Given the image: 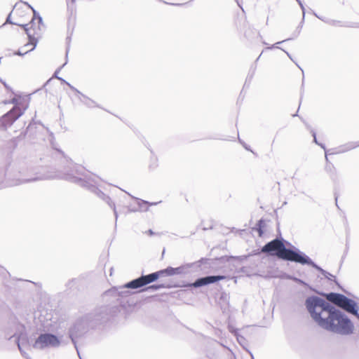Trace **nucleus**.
<instances>
[{
    "label": "nucleus",
    "mask_w": 359,
    "mask_h": 359,
    "mask_svg": "<svg viewBox=\"0 0 359 359\" xmlns=\"http://www.w3.org/2000/svg\"><path fill=\"white\" fill-rule=\"evenodd\" d=\"M3 177L5 179V185L12 187L39 180L54 179L56 175L51 172L39 174L33 168L11 163L7 165L4 174L1 175L0 180Z\"/></svg>",
    "instance_id": "nucleus-1"
},
{
    "label": "nucleus",
    "mask_w": 359,
    "mask_h": 359,
    "mask_svg": "<svg viewBox=\"0 0 359 359\" xmlns=\"http://www.w3.org/2000/svg\"><path fill=\"white\" fill-rule=\"evenodd\" d=\"M108 311L109 308L107 306H102L97 308L92 313H88L83 318L77 320L69 329V338L74 344L79 356V351L76 345V339L83 336L90 329H94L97 325L107 321L109 319Z\"/></svg>",
    "instance_id": "nucleus-2"
},
{
    "label": "nucleus",
    "mask_w": 359,
    "mask_h": 359,
    "mask_svg": "<svg viewBox=\"0 0 359 359\" xmlns=\"http://www.w3.org/2000/svg\"><path fill=\"white\" fill-rule=\"evenodd\" d=\"M65 174L67 180L86 188L105 201L113 209L116 220L117 219L118 213L115 203L111 201L109 196L105 195L97 188L98 182L100 180L97 176L88 174L85 172L83 167L74 165H73V168H71L70 170Z\"/></svg>",
    "instance_id": "nucleus-3"
},
{
    "label": "nucleus",
    "mask_w": 359,
    "mask_h": 359,
    "mask_svg": "<svg viewBox=\"0 0 359 359\" xmlns=\"http://www.w3.org/2000/svg\"><path fill=\"white\" fill-rule=\"evenodd\" d=\"M262 252L277 257L278 259L298 263L303 252L283 238H276L266 243L261 250Z\"/></svg>",
    "instance_id": "nucleus-4"
},
{
    "label": "nucleus",
    "mask_w": 359,
    "mask_h": 359,
    "mask_svg": "<svg viewBox=\"0 0 359 359\" xmlns=\"http://www.w3.org/2000/svg\"><path fill=\"white\" fill-rule=\"evenodd\" d=\"M321 327L334 333L349 335L353 332L354 325L351 320L334 306L325 318Z\"/></svg>",
    "instance_id": "nucleus-5"
},
{
    "label": "nucleus",
    "mask_w": 359,
    "mask_h": 359,
    "mask_svg": "<svg viewBox=\"0 0 359 359\" xmlns=\"http://www.w3.org/2000/svg\"><path fill=\"white\" fill-rule=\"evenodd\" d=\"M305 306L312 319L321 327L325 318L322 317V313L329 314L334 306L321 297L312 295L306 299Z\"/></svg>",
    "instance_id": "nucleus-6"
},
{
    "label": "nucleus",
    "mask_w": 359,
    "mask_h": 359,
    "mask_svg": "<svg viewBox=\"0 0 359 359\" xmlns=\"http://www.w3.org/2000/svg\"><path fill=\"white\" fill-rule=\"evenodd\" d=\"M17 102L18 100L16 98H13L10 102H4L5 104L13 103L14 106L10 111L0 117V130H6L24 114L26 109H22Z\"/></svg>",
    "instance_id": "nucleus-7"
},
{
    "label": "nucleus",
    "mask_w": 359,
    "mask_h": 359,
    "mask_svg": "<svg viewBox=\"0 0 359 359\" xmlns=\"http://www.w3.org/2000/svg\"><path fill=\"white\" fill-rule=\"evenodd\" d=\"M327 299L348 313L353 314L358 311L357 303L345 296L344 294L336 292H330L326 294Z\"/></svg>",
    "instance_id": "nucleus-8"
},
{
    "label": "nucleus",
    "mask_w": 359,
    "mask_h": 359,
    "mask_svg": "<svg viewBox=\"0 0 359 359\" xmlns=\"http://www.w3.org/2000/svg\"><path fill=\"white\" fill-rule=\"evenodd\" d=\"M61 340L58 337L52 333H42L36 339L33 348L43 350L46 348H57L60 346Z\"/></svg>",
    "instance_id": "nucleus-9"
},
{
    "label": "nucleus",
    "mask_w": 359,
    "mask_h": 359,
    "mask_svg": "<svg viewBox=\"0 0 359 359\" xmlns=\"http://www.w3.org/2000/svg\"><path fill=\"white\" fill-rule=\"evenodd\" d=\"M165 276L163 269L147 274L142 275L137 278L133 279L126 283V287L131 289H139L149 283L157 280L160 277Z\"/></svg>",
    "instance_id": "nucleus-10"
},
{
    "label": "nucleus",
    "mask_w": 359,
    "mask_h": 359,
    "mask_svg": "<svg viewBox=\"0 0 359 359\" xmlns=\"http://www.w3.org/2000/svg\"><path fill=\"white\" fill-rule=\"evenodd\" d=\"M22 28L24 29L26 34L28 37V42L22 48L23 52L21 50H19L15 54L18 55H24L25 54L33 50L38 43L37 37H39V33L34 29V33H32L29 28H28V25H22Z\"/></svg>",
    "instance_id": "nucleus-11"
},
{
    "label": "nucleus",
    "mask_w": 359,
    "mask_h": 359,
    "mask_svg": "<svg viewBox=\"0 0 359 359\" xmlns=\"http://www.w3.org/2000/svg\"><path fill=\"white\" fill-rule=\"evenodd\" d=\"M126 289H130V287H126V283L118 287H113L111 289L107 290L104 293L103 296L104 298L114 297L117 302H118L121 298L126 297L130 295V292Z\"/></svg>",
    "instance_id": "nucleus-12"
},
{
    "label": "nucleus",
    "mask_w": 359,
    "mask_h": 359,
    "mask_svg": "<svg viewBox=\"0 0 359 359\" xmlns=\"http://www.w3.org/2000/svg\"><path fill=\"white\" fill-rule=\"evenodd\" d=\"M226 279L224 275H210L198 278L191 284L194 287H201Z\"/></svg>",
    "instance_id": "nucleus-13"
},
{
    "label": "nucleus",
    "mask_w": 359,
    "mask_h": 359,
    "mask_svg": "<svg viewBox=\"0 0 359 359\" xmlns=\"http://www.w3.org/2000/svg\"><path fill=\"white\" fill-rule=\"evenodd\" d=\"M25 4L27 5L34 13L33 18L32 19L31 22L29 24H27L28 28L30 29L32 33H34V29H35V31H36L39 33V36L41 34L40 32L42 30V28L44 27L43 19L39 15V13H37L32 6H30L28 3H25Z\"/></svg>",
    "instance_id": "nucleus-14"
},
{
    "label": "nucleus",
    "mask_w": 359,
    "mask_h": 359,
    "mask_svg": "<svg viewBox=\"0 0 359 359\" xmlns=\"http://www.w3.org/2000/svg\"><path fill=\"white\" fill-rule=\"evenodd\" d=\"M297 264H300L302 265H308L311 266L317 271H318L324 277H326L327 275L330 276V273L324 270L317 264H316L309 256H307L304 252H303L300 259L299 260Z\"/></svg>",
    "instance_id": "nucleus-15"
},
{
    "label": "nucleus",
    "mask_w": 359,
    "mask_h": 359,
    "mask_svg": "<svg viewBox=\"0 0 359 359\" xmlns=\"http://www.w3.org/2000/svg\"><path fill=\"white\" fill-rule=\"evenodd\" d=\"M69 88L74 91L78 95L79 99L81 102H82L84 105H86L87 107L92 108V107H100L94 100L86 96V95L83 94L81 91H79L77 88L74 87L72 85L69 84Z\"/></svg>",
    "instance_id": "nucleus-16"
},
{
    "label": "nucleus",
    "mask_w": 359,
    "mask_h": 359,
    "mask_svg": "<svg viewBox=\"0 0 359 359\" xmlns=\"http://www.w3.org/2000/svg\"><path fill=\"white\" fill-rule=\"evenodd\" d=\"M298 4H299L302 11H303V18H302V21L301 22L300 25L297 27L295 32H294V33L292 34V36L288 39H286L285 40H283L281 41H279V42H277L276 43L272 45L271 47H269V48L270 49H272V48H280L278 46H277L278 44H280L285 41H290V40H292V39H296L300 34L301 32V30H302V23L304 22V5L302 2L301 0H296Z\"/></svg>",
    "instance_id": "nucleus-17"
},
{
    "label": "nucleus",
    "mask_w": 359,
    "mask_h": 359,
    "mask_svg": "<svg viewBox=\"0 0 359 359\" xmlns=\"http://www.w3.org/2000/svg\"><path fill=\"white\" fill-rule=\"evenodd\" d=\"M133 198L135 200L137 207H133V208H132L131 206L129 207L130 212H137V211L145 212V211L148 210L149 206L156 205L159 203V202L149 203L147 201L142 200V199H140L138 198H135V197H133Z\"/></svg>",
    "instance_id": "nucleus-18"
},
{
    "label": "nucleus",
    "mask_w": 359,
    "mask_h": 359,
    "mask_svg": "<svg viewBox=\"0 0 359 359\" xmlns=\"http://www.w3.org/2000/svg\"><path fill=\"white\" fill-rule=\"evenodd\" d=\"M187 267L184 266H180L179 267L173 268L172 266H168L166 269H163L165 276H170L178 274H183L186 273Z\"/></svg>",
    "instance_id": "nucleus-19"
},
{
    "label": "nucleus",
    "mask_w": 359,
    "mask_h": 359,
    "mask_svg": "<svg viewBox=\"0 0 359 359\" xmlns=\"http://www.w3.org/2000/svg\"><path fill=\"white\" fill-rule=\"evenodd\" d=\"M358 147H359V142H350L336 148V151L332 152V154L344 153L351 149H353Z\"/></svg>",
    "instance_id": "nucleus-20"
},
{
    "label": "nucleus",
    "mask_w": 359,
    "mask_h": 359,
    "mask_svg": "<svg viewBox=\"0 0 359 359\" xmlns=\"http://www.w3.org/2000/svg\"><path fill=\"white\" fill-rule=\"evenodd\" d=\"M229 331L236 337L237 341L240 344V345L245 348V345L246 344L245 338L239 334L238 331L237 330L229 328Z\"/></svg>",
    "instance_id": "nucleus-21"
},
{
    "label": "nucleus",
    "mask_w": 359,
    "mask_h": 359,
    "mask_svg": "<svg viewBox=\"0 0 359 359\" xmlns=\"http://www.w3.org/2000/svg\"><path fill=\"white\" fill-rule=\"evenodd\" d=\"M265 226V222L264 219H259L255 225L254 229L258 232L259 236L262 237L264 234V228Z\"/></svg>",
    "instance_id": "nucleus-22"
},
{
    "label": "nucleus",
    "mask_w": 359,
    "mask_h": 359,
    "mask_svg": "<svg viewBox=\"0 0 359 359\" xmlns=\"http://www.w3.org/2000/svg\"><path fill=\"white\" fill-rule=\"evenodd\" d=\"M171 286L170 285H167L165 283H161V284H153L151 285L148 286L144 289V290H152V291H156L162 288H170Z\"/></svg>",
    "instance_id": "nucleus-23"
},
{
    "label": "nucleus",
    "mask_w": 359,
    "mask_h": 359,
    "mask_svg": "<svg viewBox=\"0 0 359 359\" xmlns=\"http://www.w3.org/2000/svg\"><path fill=\"white\" fill-rule=\"evenodd\" d=\"M311 135H312V136H313V142H314L316 144H318V145L320 146V147H321L325 150V160H326V161H327V162H328L327 151H326V149H325V144H321V143H319V142H318V140H317V137H316V133L313 130H311Z\"/></svg>",
    "instance_id": "nucleus-24"
},
{
    "label": "nucleus",
    "mask_w": 359,
    "mask_h": 359,
    "mask_svg": "<svg viewBox=\"0 0 359 359\" xmlns=\"http://www.w3.org/2000/svg\"><path fill=\"white\" fill-rule=\"evenodd\" d=\"M255 68H254L252 71H250L246 78V80H245V84H244V87L245 86H248L249 84H247L248 83H250V81H252L253 76H254V74H255Z\"/></svg>",
    "instance_id": "nucleus-25"
},
{
    "label": "nucleus",
    "mask_w": 359,
    "mask_h": 359,
    "mask_svg": "<svg viewBox=\"0 0 359 359\" xmlns=\"http://www.w3.org/2000/svg\"><path fill=\"white\" fill-rule=\"evenodd\" d=\"M287 278L294 280L295 283H297L298 284H300V285H302L304 286L308 285V284L306 282H304L303 280H302L300 278H296V277H294L292 276H288Z\"/></svg>",
    "instance_id": "nucleus-26"
},
{
    "label": "nucleus",
    "mask_w": 359,
    "mask_h": 359,
    "mask_svg": "<svg viewBox=\"0 0 359 359\" xmlns=\"http://www.w3.org/2000/svg\"><path fill=\"white\" fill-rule=\"evenodd\" d=\"M15 341H16V344L18 345V349L19 351H20L21 354L23 355V356H25L26 355V353L24 351V350L22 349L21 348V346H20V337H18L15 338Z\"/></svg>",
    "instance_id": "nucleus-27"
},
{
    "label": "nucleus",
    "mask_w": 359,
    "mask_h": 359,
    "mask_svg": "<svg viewBox=\"0 0 359 359\" xmlns=\"http://www.w3.org/2000/svg\"><path fill=\"white\" fill-rule=\"evenodd\" d=\"M325 22L334 26H344L341 21L330 20Z\"/></svg>",
    "instance_id": "nucleus-28"
},
{
    "label": "nucleus",
    "mask_w": 359,
    "mask_h": 359,
    "mask_svg": "<svg viewBox=\"0 0 359 359\" xmlns=\"http://www.w3.org/2000/svg\"><path fill=\"white\" fill-rule=\"evenodd\" d=\"M11 12L9 13V15L6 18V23H9V24H11V25H18V26L22 27V25L17 24L15 22H12L11 20Z\"/></svg>",
    "instance_id": "nucleus-29"
},
{
    "label": "nucleus",
    "mask_w": 359,
    "mask_h": 359,
    "mask_svg": "<svg viewBox=\"0 0 359 359\" xmlns=\"http://www.w3.org/2000/svg\"><path fill=\"white\" fill-rule=\"evenodd\" d=\"M325 278H327V280H332V281H334V283H336L337 284H338L337 280H336V277L332 275V273H330V276L329 275H327L326 277H325Z\"/></svg>",
    "instance_id": "nucleus-30"
},
{
    "label": "nucleus",
    "mask_w": 359,
    "mask_h": 359,
    "mask_svg": "<svg viewBox=\"0 0 359 359\" xmlns=\"http://www.w3.org/2000/svg\"><path fill=\"white\" fill-rule=\"evenodd\" d=\"M67 1V5L68 8H71V9H73V6L75 3V0H66Z\"/></svg>",
    "instance_id": "nucleus-31"
},
{
    "label": "nucleus",
    "mask_w": 359,
    "mask_h": 359,
    "mask_svg": "<svg viewBox=\"0 0 359 359\" xmlns=\"http://www.w3.org/2000/svg\"><path fill=\"white\" fill-rule=\"evenodd\" d=\"M238 140H239V142L243 146V147L248 150V151H252V153H254L250 148V147L248 145H247L243 141H242L240 138H238Z\"/></svg>",
    "instance_id": "nucleus-32"
},
{
    "label": "nucleus",
    "mask_w": 359,
    "mask_h": 359,
    "mask_svg": "<svg viewBox=\"0 0 359 359\" xmlns=\"http://www.w3.org/2000/svg\"><path fill=\"white\" fill-rule=\"evenodd\" d=\"M66 64H67V62H66L65 64H63V65H62V67H60L58 69H57V70L55 71V72L54 73V75H53V76H54V77H55V78L58 77L57 74V73H58V72L60 70V69H61V68H62V67H63Z\"/></svg>",
    "instance_id": "nucleus-33"
},
{
    "label": "nucleus",
    "mask_w": 359,
    "mask_h": 359,
    "mask_svg": "<svg viewBox=\"0 0 359 359\" xmlns=\"http://www.w3.org/2000/svg\"><path fill=\"white\" fill-rule=\"evenodd\" d=\"M57 79L58 80H60L62 83L67 84L68 86H69V84H70L69 82L66 81L64 79H62L61 77H57Z\"/></svg>",
    "instance_id": "nucleus-34"
},
{
    "label": "nucleus",
    "mask_w": 359,
    "mask_h": 359,
    "mask_svg": "<svg viewBox=\"0 0 359 359\" xmlns=\"http://www.w3.org/2000/svg\"><path fill=\"white\" fill-rule=\"evenodd\" d=\"M164 4H170V5H173V6H182L184 5V4H169L166 1H163Z\"/></svg>",
    "instance_id": "nucleus-35"
},
{
    "label": "nucleus",
    "mask_w": 359,
    "mask_h": 359,
    "mask_svg": "<svg viewBox=\"0 0 359 359\" xmlns=\"http://www.w3.org/2000/svg\"><path fill=\"white\" fill-rule=\"evenodd\" d=\"M282 50H283L286 53V55L288 56V57H289L291 60H292V61H293V59H292V57L291 55H290L287 51H286V50H283V49H282Z\"/></svg>",
    "instance_id": "nucleus-36"
},
{
    "label": "nucleus",
    "mask_w": 359,
    "mask_h": 359,
    "mask_svg": "<svg viewBox=\"0 0 359 359\" xmlns=\"http://www.w3.org/2000/svg\"><path fill=\"white\" fill-rule=\"evenodd\" d=\"M147 233L149 235V236H153L155 233L151 230V229H149L147 231Z\"/></svg>",
    "instance_id": "nucleus-37"
},
{
    "label": "nucleus",
    "mask_w": 359,
    "mask_h": 359,
    "mask_svg": "<svg viewBox=\"0 0 359 359\" xmlns=\"http://www.w3.org/2000/svg\"><path fill=\"white\" fill-rule=\"evenodd\" d=\"M353 315H354L359 320V313H358V311L356 313H353Z\"/></svg>",
    "instance_id": "nucleus-38"
},
{
    "label": "nucleus",
    "mask_w": 359,
    "mask_h": 359,
    "mask_svg": "<svg viewBox=\"0 0 359 359\" xmlns=\"http://www.w3.org/2000/svg\"><path fill=\"white\" fill-rule=\"evenodd\" d=\"M235 1L237 3L238 6L241 8V6L239 3V0H235Z\"/></svg>",
    "instance_id": "nucleus-39"
},
{
    "label": "nucleus",
    "mask_w": 359,
    "mask_h": 359,
    "mask_svg": "<svg viewBox=\"0 0 359 359\" xmlns=\"http://www.w3.org/2000/svg\"><path fill=\"white\" fill-rule=\"evenodd\" d=\"M235 1L237 3L238 6L241 8V6L239 3V0H235Z\"/></svg>",
    "instance_id": "nucleus-40"
},
{
    "label": "nucleus",
    "mask_w": 359,
    "mask_h": 359,
    "mask_svg": "<svg viewBox=\"0 0 359 359\" xmlns=\"http://www.w3.org/2000/svg\"><path fill=\"white\" fill-rule=\"evenodd\" d=\"M235 1L237 3L238 6L241 8V6L239 3V0H235Z\"/></svg>",
    "instance_id": "nucleus-41"
},
{
    "label": "nucleus",
    "mask_w": 359,
    "mask_h": 359,
    "mask_svg": "<svg viewBox=\"0 0 359 359\" xmlns=\"http://www.w3.org/2000/svg\"><path fill=\"white\" fill-rule=\"evenodd\" d=\"M335 201H336V205L337 206V208H339L338 205H337V196L335 194Z\"/></svg>",
    "instance_id": "nucleus-42"
},
{
    "label": "nucleus",
    "mask_w": 359,
    "mask_h": 359,
    "mask_svg": "<svg viewBox=\"0 0 359 359\" xmlns=\"http://www.w3.org/2000/svg\"><path fill=\"white\" fill-rule=\"evenodd\" d=\"M1 82H2V83L4 84V86L6 88H8V86H7V84L6 83V82H3V81H1Z\"/></svg>",
    "instance_id": "nucleus-43"
},
{
    "label": "nucleus",
    "mask_w": 359,
    "mask_h": 359,
    "mask_svg": "<svg viewBox=\"0 0 359 359\" xmlns=\"http://www.w3.org/2000/svg\"><path fill=\"white\" fill-rule=\"evenodd\" d=\"M68 51H69V48H67V50H66V57H67Z\"/></svg>",
    "instance_id": "nucleus-44"
},
{
    "label": "nucleus",
    "mask_w": 359,
    "mask_h": 359,
    "mask_svg": "<svg viewBox=\"0 0 359 359\" xmlns=\"http://www.w3.org/2000/svg\"><path fill=\"white\" fill-rule=\"evenodd\" d=\"M50 79L48 80L46 83L44 84V86L47 85L50 82Z\"/></svg>",
    "instance_id": "nucleus-45"
},
{
    "label": "nucleus",
    "mask_w": 359,
    "mask_h": 359,
    "mask_svg": "<svg viewBox=\"0 0 359 359\" xmlns=\"http://www.w3.org/2000/svg\"><path fill=\"white\" fill-rule=\"evenodd\" d=\"M30 127H31V124H29V125L28 126V127H27V130H28L30 128Z\"/></svg>",
    "instance_id": "nucleus-46"
},
{
    "label": "nucleus",
    "mask_w": 359,
    "mask_h": 359,
    "mask_svg": "<svg viewBox=\"0 0 359 359\" xmlns=\"http://www.w3.org/2000/svg\"><path fill=\"white\" fill-rule=\"evenodd\" d=\"M248 352L250 353V355H251L252 358V359H254V358H253V355H252L250 351H248Z\"/></svg>",
    "instance_id": "nucleus-47"
},
{
    "label": "nucleus",
    "mask_w": 359,
    "mask_h": 359,
    "mask_svg": "<svg viewBox=\"0 0 359 359\" xmlns=\"http://www.w3.org/2000/svg\"><path fill=\"white\" fill-rule=\"evenodd\" d=\"M58 151H59L60 153H61V154H63L62 151L58 150Z\"/></svg>",
    "instance_id": "nucleus-48"
},
{
    "label": "nucleus",
    "mask_w": 359,
    "mask_h": 359,
    "mask_svg": "<svg viewBox=\"0 0 359 359\" xmlns=\"http://www.w3.org/2000/svg\"><path fill=\"white\" fill-rule=\"evenodd\" d=\"M203 261H204V259H201L200 260V262H203Z\"/></svg>",
    "instance_id": "nucleus-49"
},
{
    "label": "nucleus",
    "mask_w": 359,
    "mask_h": 359,
    "mask_svg": "<svg viewBox=\"0 0 359 359\" xmlns=\"http://www.w3.org/2000/svg\"><path fill=\"white\" fill-rule=\"evenodd\" d=\"M316 16L317 17V18L321 19V18H319V16H318L316 14Z\"/></svg>",
    "instance_id": "nucleus-50"
}]
</instances>
